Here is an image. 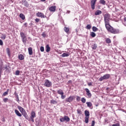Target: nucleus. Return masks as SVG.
<instances>
[{"mask_svg": "<svg viewBox=\"0 0 126 126\" xmlns=\"http://www.w3.org/2000/svg\"><path fill=\"white\" fill-rule=\"evenodd\" d=\"M74 99H75V96L74 95L70 96L65 99V102L67 103H71L73 101Z\"/></svg>", "mask_w": 126, "mask_h": 126, "instance_id": "nucleus-7", "label": "nucleus"}, {"mask_svg": "<svg viewBox=\"0 0 126 126\" xmlns=\"http://www.w3.org/2000/svg\"><path fill=\"white\" fill-rule=\"evenodd\" d=\"M69 54L68 53H63L62 55V58H65V57H69Z\"/></svg>", "mask_w": 126, "mask_h": 126, "instance_id": "nucleus-23", "label": "nucleus"}, {"mask_svg": "<svg viewBox=\"0 0 126 126\" xmlns=\"http://www.w3.org/2000/svg\"><path fill=\"white\" fill-rule=\"evenodd\" d=\"M30 25H31V26H32V25H33V23H31V24H30Z\"/></svg>", "mask_w": 126, "mask_h": 126, "instance_id": "nucleus-57", "label": "nucleus"}, {"mask_svg": "<svg viewBox=\"0 0 126 126\" xmlns=\"http://www.w3.org/2000/svg\"><path fill=\"white\" fill-rule=\"evenodd\" d=\"M85 123L88 124L89 123V118H90V113L88 111H85Z\"/></svg>", "mask_w": 126, "mask_h": 126, "instance_id": "nucleus-2", "label": "nucleus"}, {"mask_svg": "<svg viewBox=\"0 0 126 126\" xmlns=\"http://www.w3.org/2000/svg\"><path fill=\"white\" fill-rule=\"evenodd\" d=\"M20 36L22 38V41L24 44H26V42L27 41V38L26 37V35H25V33L23 32H20Z\"/></svg>", "mask_w": 126, "mask_h": 126, "instance_id": "nucleus-3", "label": "nucleus"}, {"mask_svg": "<svg viewBox=\"0 0 126 126\" xmlns=\"http://www.w3.org/2000/svg\"><path fill=\"white\" fill-rule=\"evenodd\" d=\"M17 102H18V101H19V97H18V95H17Z\"/></svg>", "mask_w": 126, "mask_h": 126, "instance_id": "nucleus-54", "label": "nucleus"}, {"mask_svg": "<svg viewBox=\"0 0 126 126\" xmlns=\"http://www.w3.org/2000/svg\"><path fill=\"white\" fill-rule=\"evenodd\" d=\"M8 93H7V92H5L4 93H3L2 96H6V95H8Z\"/></svg>", "mask_w": 126, "mask_h": 126, "instance_id": "nucleus-42", "label": "nucleus"}, {"mask_svg": "<svg viewBox=\"0 0 126 126\" xmlns=\"http://www.w3.org/2000/svg\"><path fill=\"white\" fill-rule=\"evenodd\" d=\"M15 112L17 116H18V117H21L22 115L21 114V113H20L19 111H15Z\"/></svg>", "mask_w": 126, "mask_h": 126, "instance_id": "nucleus-28", "label": "nucleus"}, {"mask_svg": "<svg viewBox=\"0 0 126 126\" xmlns=\"http://www.w3.org/2000/svg\"><path fill=\"white\" fill-rule=\"evenodd\" d=\"M105 42L106 43H107V44H111V39L109 38H106L105 40Z\"/></svg>", "mask_w": 126, "mask_h": 126, "instance_id": "nucleus-26", "label": "nucleus"}, {"mask_svg": "<svg viewBox=\"0 0 126 126\" xmlns=\"http://www.w3.org/2000/svg\"><path fill=\"white\" fill-rule=\"evenodd\" d=\"M24 26H25V27H27V23H25L24 24Z\"/></svg>", "mask_w": 126, "mask_h": 126, "instance_id": "nucleus-53", "label": "nucleus"}, {"mask_svg": "<svg viewBox=\"0 0 126 126\" xmlns=\"http://www.w3.org/2000/svg\"><path fill=\"white\" fill-rule=\"evenodd\" d=\"M123 40H124V41L125 42V43H126V36L125 37L123 38Z\"/></svg>", "mask_w": 126, "mask_h": 126, "instance_id": "nucleus-51", "label": "nucleus"}, {"mask_svg": "<svg viewBox=\"0 0 126 126\" xmlns=\"http://www.w3.org/2000/svg\"><path fill=\"white\" fill-rule=\"evenodd\" d=\"M93 31H94V32L98 31V28H97L96 27H93Z\"/></svg>", "mask_w": 126, "mask_h": 126, "instance_id": "nucleus-31", "label": "nucleus"}, {"mask_svg": "<svg viewBox=\"0 0 126 126\" xmlns=\"http://www.w3.org/2000/svg\"><path fill=\"white\" fill-rule=\"evenodd\" d=\"M89 86H92V83L90 82L88 83Z\"/></svg>", "mask_w": 126, "mask_h": 126, "instance_id": "nucleus-50", "label": "nucleus"}, {"mask_svg": "<svg viewBox=\"0 0 126 126\" xmlns=\"http://www.w3.org/2000/svg\"><path fill=\"white\" fill-rule=\"evenodd\" d=\"M43 85L44 86H45V87H51V86H52V82L49 81L48 79H46L44 81Z\"/></svg>", "mask_w": 126, "mask_h": 126, "instance_id": "nucleus-6", "label": "nucleus"}, {"mask_svg": "<svg viewBox=\"0 0 126 126\" xmlns=\"http://www.w3.org/2000/svg\"><path fill=\"white\" fill-rule=\"evenodd\" d=\"M18 108L19 111H24V108H22L21 106H18Z\"/></svg>", "mask_w": 126, "mask_h": 126, "instance_id": "nucleus-38", "label": "nucleus"}, {"mask_svg": "<svg viewBox=\"0 0 126 126\" xmlns=\"http://www.w3.org/2000/svg\"><path fill=\"white\" fill-rule=\"evenodd\" d=\"M6 53H7L8 57H9V58H10V50L9 48H6Z\"/></svg>", "mask_w": 126, "mask_h": 126, "instance_id": "nucleus-24", "label": "nucleus"}, {"mask_svg": "<svg viewBox=\"0 0 126 126\" xmlns=\"http://www.w3.org/2000/svg\"><path fill=\"white\" fill-rule=\"evenodd\" d=\"M36 118V113L34 111H32L31 113V115L30 116V120L32 123H34V119Z\"/></svg>", "mask_w": 126, "mask_h": 126, "instance_id": "nucleus-8", "label": "nucleus"}, {"mask_svg": "<svg viewBox=\"0 0 126 126\" xmlns=\"http://www.w3.org/2000/svg\"><path fill=\"white\" fill-rule=\"evenodd\" d=\"M124 25H125V26H126V17L124 18Z\"/></svg>", "mask_w": 126, "mask_h": 126, "instance_id": "nucleus-43", "label": "nucleus"}, {"mask_svg": "<svg viewBox=\"0 0 126 126\" xmlns=\"http://www.w3.org/2000/svg\"><path fill=\"white\" fill-rule=\"evenodd\" d=\"M21 113L22 115H23V116L25 117V118L27 119V117H28V115H27V113H26V111H21Z\"/></svg>", "mask_w": 126, "mask_h": 126, "instance_id": "nucleus-13", "label": "nucleus"}, {"mask_svg": "<svg viewBox=\"0 0 126 126\" xmlns=\"http://www.w3.org/2000/svg\"><path fill=\"white\" fill-rule=\"evenodd\" d=\"M3 101L4 103H6L9 101V99L8 98H4Z\"/></svg>", "mask_w": 126, "mask_h": 126, "instance_id": "nucleus-32", "label": "nucleus"}, {"mask_svg": "<svg viewBox=\"0 0 126 126\" xmlns=\"http://www.w3.org/2000/svg\"><path fill=\"white\" fill-rule=\"evenodd\" d=\"M19 17L21 18L22 20H25V15L24 14H20Z\"/></svg>", "mask_w": 126, "mask_h": 126, "instance_id": "nucleus-20", "label": "nucleus"}, {"mask_svg": "<svg viewBox=\"0 0 126 126\" xmlns=\"http://www.w3.org/2000/svg\"><path fill=\"white\" fill-rule=\"evenodd\" d=\"M9 91V89H7L6 92H7V93H8Z\"/></svg>", "mask_w": 126, "mask_h": 126, "instance_id": "nucleus-56", "label": "nucleus"}, {"mask_svg": "<svg viewBox=\"0 0 126 126\" xmlns=\"http://www.w3.org/2000/svg\"><path fill=\"white\" fill-rule=\"evenodd\" d=\"M15 111H17V110L16 109V110H15Z\"/></svg>", "mask_w": 126, "mask_h": 126, "instance_id": "nucleus-60", "label": "nucleus"}, {"mask_svg": "<svg viewBox=\"0 0 126 126\" xmlns=\"http://www.w3.org/2000/svg\"><path fill=\"white\" fill-rule=\"evenodd\" d=\"M51 51V47H50V45L49 44H47L46 46V52L47 53H49Z\"/></svg>", "mask_w": 126, "mask_h": 126, "instance_id": "nucleus-16", "label": "nucleus"}, {"mask_svg": "<svg viewBox=\"0 0 126 126\" xmlns=\"http://www.w3.org/2000/svg\"><path fill=\"white\" fill-rule=\"evenodd\" d=\"M99 3L103 4V5H105V4H106V1H105V0H100Z\"/></svg>", "mask_w": 126, "mask_h": 126, "instance_id": "nucleus-25", "label": "nucleus"}, {"mask_svg": "<svg viewBox=\"0 0 126 126\" xmlns=\"http://www.w3.org/2000/svg\"><path fill=\"white\" fill-rule=\"evenodd\" d=\"M41 0V1H46V0Z\"/></svg>", "mask_w": 126, "mask_h": 126, "instance_id": "nucleus-58", "label": "nucleus"}, {"mask_svg": "<svg viewBox=\"0 0 126 126\" xmlns=\"http://www.w3.org/2000/svg\"><path fill=\"white\" fill-rule=\"evenodd\" d=\"M92 48L93 50H96L97 49V45L96 44H94L92 46Z\"/></svg>", "mask_w": 126, "mask_h": 126, "instance_id": "nucleus-29", "label": "nucleus"}, {"mask_svg": "<svg viewBox=\"0 0 126 126\" xmlns=\"http://www.w3.org/2000/svg\"><path fill=\"white\" fill-rule=\"evenodd\" d=\"M81 102L82 103H86V99L84 97H82L81 98Z\"/></svg>", "mask_w": 126, "mask_h": 126, "instance_id": "nucleus-35", "label": "nucleus"}, {"mask_svg": "<svg viewBox=\"0 0 126 126\" xmlns=\"http://www.w3.org/2000/svg\"><path fill=\"white\" fill-rule=\"evenodd\" d=\"M0 69L1 70H5L7 69V65H5V66H3L2 65H1L0 67Z\"/></svg>", "mask_w": 126, "mask_h": 126, "instance_id": "nucleus-15", "label": "nucleus"}, {"mask_svg": "<svg viewBox=\"0 0 126 126\" xmlns=\"http://www.w3.org/2000/svg\"><path fill=\"white\" fill-rule=\"evenodd\" d=\"M110 77H111V75H110V74H106L99 79V81L101 82L105 79H109Z\"/></svg>", "mask_w": 126, "mask_h": 126, "instance_id": "nucleus-5", "label": "nucleus"}, {"mask_svg": "<svg viewBox=\"0 0 126 126\" xmlns=\"http://www.w3.org/2000/svg\"><path fill=\"white\" fill-rule=\"evenodd\" d=\"M110 18H111V15L109 14H105L104 15V21L106 30L112 34H119L120 30L114 29L110 25Z\"/></svg>", "mask_w": 126, "mask_h": 126, "instance_id": "nucleus-1", "label": "nucleus"}, {"mask_svg": "<svg viewBox=\"0 0 126 126\" xmlns=\"http://www.w3.org/2000/svg\"><path fill=\"white\" fill-rule=\"evenodd\" d=\"M5 38H6V35H5V34H2L1 39H2V40H5Z\"/></svg>", "mask_w": 126, "mask_h": 126, "instance_id": "nucleus-34", "label": "nucleus"}, {"mask_svg": "<svg viewBox=\"0 0 126 126\" xmlns=\"http://www.w3.org/2000/svg\"><path fill=\"white\" fill-rule=\"evenodd\" d=\"M96 1H97V0H91V5L92 9L93 10L95 9V5L96 4Z\"/></svg>", "mask_w": 126, "mask_h": 126, "instance_id": "nucleus-9", "label": "nucleus"}, {"mask_svg": "<svg viewBox=\"0 0 126 126\" xmlns=\"http://www.w3.org/2000/svg\"><path fill=\"white\" fill-rule=\"evenodd\" d=\"M86 104L87 105V106L89 108H91V107H92V103H91V102H87Z\"/></svg>", "mask_w": 126, "mask_h": 126, "instance_id": "nucleus-27", "label": "nucleus"}, {"mask_svg": "<svg viewBox=\"0 0 126 126\" xmlns=\"http://www.w3.org/2000/svg\"><path fill=\"white\" fill-rule=\"evenodd\" d=\"M91 36L93 37V38H94V37L96 36V33H95L94 32H92L91 33Z\"/></svg>", "mask_w": 126, "mask_h": 126, "instance_id": "nucleus-30", "label": "nucleus"}, {"mask_svg": "<svg viewBox=\"0 0 126 126\" xmlns=\"http://www.w3.org/2000/svg\"><path fill=\"white\" fill-rule=\"evenodd\" d=\"M80 112V111H78V113H79V112Z\"/></svg>", "mask_w": 126, "mask_h": 126, "instance_id": "nucleus-59", "label": "nucleus"}, {"mask_svg": "<svg viewBox=\"0 0 126 126\" xmlns=\"http://www.w3.org/2000/svg\"><path fill=\"white\" fill-rule=\"evenodd\" d=\"M56 8H57V7L56 6H52L49 7V10H50V11L55 12V11H56Z\"/></svg>", "mask_w": 126, "mask_h": 126, "instance_id": "nucleus-12", "label": "nucleus"}, {"mask_svg": "<svg viewBox=\"0 0 126 126\" xmlns=\"http://www.w3.org/2000/svg\"><path fill=\"white\" fill-rule=\"evenodd\" d=\"M18 59L20 60V61H23L24 60V56L22 54H20L18 56Z\"/></svg>", "mask_w": 126, "mask_h": 126, "instance_id": "nucleus-19", "label": "nucleus"}, {"mask_svg": "<svg viewBox=\"0 0 126 126\" xmlns=\"http://www.w3.org/2000/svg\"><path fill=\"white\" fill-rule=\"evenodd\" d=\"M36 16H37V17H41V18H45L46 17V16H45L43 13L40 12H38L36 13Z\"/></svg>", "mask_w": 126, "mask_h": 126, "instance_id": "nucleus-10", "label": "nucleus"}, {"mask_svg": "<svg viewBox=\"0 0 126 126\" xmlns=\"http://www.w3.org/2000/svg\"><path fill=\"white\" fill-rule=\"evenodd\" d=\"M23 4H24V5H25V6H27V7L29 5V4H28V2H27V1H25L23 3Z\"/></svg>", "mask_w": 126, "mask_h": 126, "instance_id": "nucleus-37", "label": "nucleus"}, {"mask_svg": "<svg viewBox=\"0 0 126 126\" xmlns=\"http://www.w3.org/2000/svg\"><path fill=\"white\" fill-rule=\"evenodd\" d=\"M57 93L58 94H59L60 95H63L64 93L63 91V90H59L57 91Z\"/></svg>", "mask_w": 126, "mask_h": 126, "instance_id": "nucleus-18", "label": "nucleus"}, {"mask_svg": "<svg viewBox=\"0 0 126 126\" xmlns=\"http://www.w3.org/2000/svg\"><path fill=\"white\" fill-rule=\"evenodd\" d=\"M80 99H81V97L79 96H76V101L79 102V101H80Z\"/></svg>", "mask_w": 126, "mask_h": 126, "instance_id": "nucleus-36", "label": "nucleus"}, {"mask_svg": "<svg viewBox=\"0 0 126 126\" xmlns=\"http://www.w3.org/2000/svg\"><path fill=\"white\" fill-rule=\"evenodd\" d=\"M3 45V42H2V40L1 39H0V45L2 46Z\"/></svg>", "mask_w": 126, "mask_h": 126, "instance_id": "nucleus-45", "label": "nucleus"}, {"mask_svg": "<svg viewBox=\"0 0 126 126\" xmlns=\"http://www.w3.org/2000/svg\"><path fill=\"white\" fill-rule=\"evenodd\" d=\"M60 121L61 122V123H63V122H69L70 121V119L68 116H64L63 117H61L60 118Z\"/></svg>", "mask_w": 126, "mask_h": 126, "instance_id": "nucleus-4", "label": "nucleus"}, {"mask_svg": "<svg viewBox=\"0 0 126 126\" xmlns=\"http://www.w3.org/2000/svg\"><path fill=\"white\" fill-rule=\"evenodd\" d=\"M28 51H29V54L30 56L33 55V51L32 50V47H29L28 48Z\"/></svg>", "mask_w": 126, "mask_h": 126, "instance_id": "nucleus-17", "label": "nucleus"}, {"mask_svg": "<svg viewBox=\"0 0 126 126\" xmlns=\"http://www.w3.org/2000/svg\"><path fill=\"white\" fill-rule=\"evenodd\" d=\"M1 121L2 122H3V123H4V122H5V119H4V117L2 118Z\"/></svg>", "mask_w": 126, "mask_h": 126, "instance_id": "nucleus-49", "label": "nucleus"}, {"mask_svg": "<svg viewBox=\"0 0 126 126\" xmlns=\"http://www.w3.org/2000/svg\"><path fill=\"white\" fill-rule=\"evenodd\" d=\"M40 50L41 52H44V51H45L44 47H43V46L40 47Z\"/></svg>", "mask_w": 126, "mask_h": 126, "instance_id": "nucleus-41", "label": "nucleus"}, {"mask_svg": "<svg viewBox=\"0 0 126 126\" xmlns=\"http://www.w3.org/2000/svg\"><path fill=\"white\" fill-rule=\"evenodd\" d=\"M91 25H87L86 28V29H88V30H90V29H91Z\"/></svg>", "mask_w": 126, "mask_h": 126, "instance_id": "nucleus-33", "label": "nucleus"}, {"mask_svg": "<svg viewBox=\"0 0 126 126\" xmlns=\"http://www.w3.org/2000/svg\"><path fill=\"white\" fill-rule=\"evenodd\" d=\"M100 14H102V11L100 10H97L94 13V15H100Z\"/></svg>", "mask_w": 126, "mask_h": 126, "instance_id": "nucleus-14", "label": "nucleus"}, {"mask_svg": "<svg viewBox=\"0 0 126 126\" xmlns=\"http://www.w3.org/2000/svg\"><path fill=\"white\" fill-rule=\"evenodd\" d=\"M64 31H65V32H66V33H69V28L65 27L64 28Z\"/></svg>", "mask_w": 126, "mask_h": 126, "instance_id": "nucleus-22", "label": "nucleus"}, {"mask_svg": "<svg viewBox=\"0 0 126 126\" xmlns=\"http://www.w3.org/2000/svg\"><path fill=\"white\" fill-rule=\"evenodd\" d=\"M112 126H120V124L119 123H117L116 124H114Z\"/></svg>", "mask_w": 126, "mask_h": 126, "instance_id": "nucleus-48", "label": "nucleus"}, {"mask_svg": "<svg viewBox=\"0 0 126 126\" xmlns=\"http://www.w3.org/2000/svg\"><path fill=\"white\" fill-rule=\"evenodd\" d=\"M85 90L86 92V94L87 95V96H88L89 98H91L92 94H91V93H90V91H89V89H88V88H86Z\"/></svg>", "mask_w": 126, "mask_h": 126, "instance_id": "nucleus-11", "label": "nucleus"}, {"mask_svg": "<svg viewBox=\"0 0 126 126\" xmlns=\"http://www.w3.org/2000/svg\"><path fill=\"white\" fill-rule=\"evenodd\" d=\"M64 98H65V95L61 94V98L64 99Z\"/></svg>", "mask_w": 126, "mask_h": 126, "instance_id": "nucleus-46", "label": "nucleus"}, {"mask_svg": "<svg viewBox=\"0 0 126 126\" xmlns=\"http://www.w3.org/2000/svg\"><path fill=\"white\" fill-rule=\"evenodd\" d=\"M41 36H42V37H43V38H45L47 36V34H46V33L45 32H43L42 33Z\"/></svg>", "mask_w": 126, "mask_h": 126, "instance_id": "nucleus-39", "label": "nucleus"}, {"mask_svg": "<svg viewBox=\"0 0 126 126\" xmlns=\"http://www.w3.org/2000/svg\"><path fill=\"white\" fill-rule=\"evenodd\" d=\"M95 126V121H93L92 122V125L91 126Z\"/></svg>", "mask_w": 126, "mask_h": 126, "instance_id": "nucleus-44", "label": "nucleus"}, {"mask_svg": "<svg viewBox=\"0 0 126 126\" xmlns=\"http://www.w3.org/2000/svg\"><path fill=\"white\" fill-rule=\"evenodd\" d=\"M35 22H40V19H39V18H36V19H35Z\"/></svg>", "mask_w": 126, "mask_h": 126, "instance_id": "nucleus-47", "label": "nucleus"}, {"mask_svg": "<svg viewBox=\"0 0 126 126\" xmlns=\"http://www.w3.org/2000/svg\"><path fill=\"white\" fill-rule=\"evenodd\" d=\"M50 103L53 105H56L58 104V101H56L55 100L52 99L51 100H50Z\"/></svg>", "mask_w": 126, "mask_h": 126, "instance_id": "nucleus-21", "label": "nucleus"}, {"mask_svg": "<svg viewBox=\"0 0 126 126\" xmlns=\"http://www.w3.org/2000/svg\"><path fill=\"white\" fill-rule=\"evenodd\" d=\"M72 81L71 80H69L67 82L68 84H69V83H72Z\"/></svg>", "mask_w": 126, "mask_h": 126, "instance_id": "nucleus-52", "label": "nucleus"}, {"mask_svg": "<svg viewBox=\"0 0 126 126\" xmlns=\"http://www.w3.org/2000/svg\"><path fill=\"white\" fill-rule=\"evenodd\" d=\"M19 73H20V70H17L15 72V75H19Z\"/></svg>", "mask_w": 126, "mask_h": 126, "instance_id": "nucleus-40", "label": "nucleus"}, {"mask_svg": "<svg viewBox=\"0 0 126 126\" xmlns=\"http://www.w3.org/2000/svg\"><path fill=\"white\" fill-rule=\"evenodd\" d=\"M98 106H99V103L95 104V107H98Z\"/></svg>", "mask_w": 126, "mask_h": 126, "instance_id": "nucleus-55", "label": "nucleus"}]
</instances>
